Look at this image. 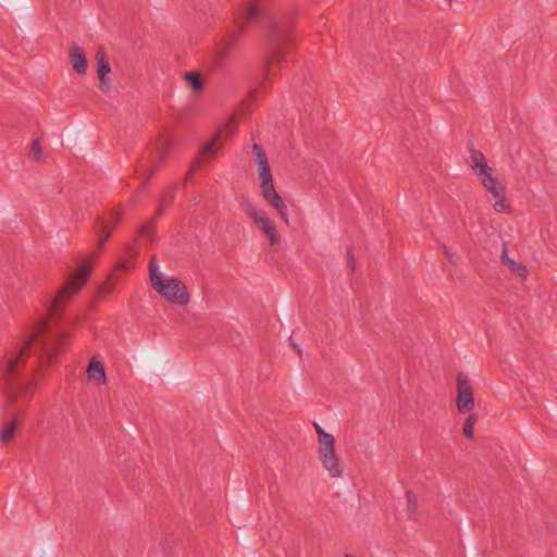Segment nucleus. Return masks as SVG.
Instances as JSON below:
<instances>
[{"instance_id":"b1692460","label":"nucleus","mask_w":557,"mask_h":557,"mask_svg":"<svg viewBox=\"0 0 557 557\" xmlns=\"http://www.w3.org/2000/svg\"><path fill=\"white\" fill-rule=\"evenodd\" d=\"M476 421H478L476 413H471L466 419V421L463 423L462 432L467 438H473V436H474L473 428H474V424L476 423Z\"/></svg>"},{"instance_id":"20e7f679","label":"nucleus","mask_w":557,"mask_h":557,"mask_svg":"<svg viewBox=\"0 0 557 557\" xmlns=\"http://www.w3.org/2000/svg\"><path fill=\"white\" fill-rule=\"evenodd\" d=\"M149 278L151 287L168 302L186 306L190 301L187 286L177 277L162 276L154 256L149 261Z\"/></svg>"},{"instance_id":"f03ea898","label":"nucleus","mask_w":557,"mask_h":557,"mask_svg":"<svg viewBox=\"0 0 557 557\" xmlns=\"http://www.w3.org/2000/svg\"><path fill=\"white\" fill-rule=\"evenodd\" d=\"M253 163L257 166L260 178V190L263 199L276 210L280 218L288 224V210L283 198L277 194L273 184V177L268 157L262 147L252 145Z\"/></svg>"},{"instance_id":"7c9ffc66","label":"nucleus","mask_w":557,"mask_h":557,"mask_svg":"<svg viewBox=\"0 0 557 557\" xmlns=\"http://www.w3.org/2000/svg\"><path fill=\"white\" fill-rule=\"evenodd\" d=\"M294 348L297 350L298 355H301V349L296 343H293Z\"/></svg>"},{"instance_id":"c85d7f7f","label":"nucleus","mask_w":557,"mask_h":557,"mask_svg":"<svg viewBox=\"0 0 557 557\" xmlns=\"http://www.w3.org/2000/svg\"><path fill=\"white\" fill-rule=\"evenodd\" d=\"M347 255H348V262H349V267H350V269L354 271V270H355L356 264H355V259H354V255H352L351 250H348V251H347Z\"/></svg>"},{"instance_id":"4be33fe9","label":"nucleus","mask_w":557,"mask_h":557,"mask_svg":"<svg viewBox=\"0 0 557 557\" xmlns=\"http://www.w3.org/2000/svg\"><path fill=\"white\" fill-rule=\"evenodd\" d=\"M407 497V515L410 520H417L418 515V496L411 492L408 491L406 493Z\"/></svg>"},{"instance_id":"473e14b6","label":"nucleus","mask_w":557,"mask_h":557,"mask_svg":"<svg viewBox=\"0 0 557 557\" xmlns=\"http://www.w3.org/2000/svg\"><path fill=\"white\" fill-rule=\"evenodd\" d=\"M345 557H356V556L346 554Z\"/></svg>"},{"instance_id":"2f4dec72","label":"nucleus","mask_w":557,"mask_h":557,"mask_svg":"<svg viewBox=\"0 0 557 557\" xmlns=\"http://www.w3.org/2000/svg\"><path fill=\"white\" fill-rule=\"evenodd\" d=\"M152 173H153V171H150V172L148 173V175H147V180H148L150 176H152Z\"/></svg>"},{"instance_id":"4468645a","label":"nucleus","mask_w":557,"mask_h":557,"mask_svg":"<svg viewBox=\"0 0 557 557\" xmlns=\"http://www.w3.org/2000/svg\"><path fill=\"white\" fill-rule=\"evenodd\" d=\"M70 62L73 70L83 75L87 71V59L83 49L78 46H73L70 49Z\"/></svg>"},{"instance_id":"aec40b11","label":"nucleus","mask_w":557,"mask_h":557,"mask_svg":"<svg viewBox=\"0 0 557 557\" xmlns=\"http://www.w3.org/2000/svg\"><path fill=\"white\" fill-rule=\"evenodd\" d=\"M172 150L171 141H153L150 153L156 161L163 160Z\"/></svg>"},{"instance_id":"6ab92c4d","label":"nucleus","mask_w":557,"mask_h":557,"mask_svg":"<svg viewBox=\"0 0 557 557\" xmlns=\"http://www.w3.org/2000/svg\"><path fill=\"white\" fill-rule=\"evenodd\" d=\"M301 110L304 111V114H306V115L319 116L320 114H322L321 100L318 97L310 95L308 97V100H305Z\"/></svg>"},{"instance_id":"1a4fd4ad","label":"nucleus","mask_w":557,"mask_h":557,"mask_svg":"<svg viewBox=\"0 0 557 557\" xmlns=\"http://www.w3.org/2000/svg\"><path fill=\"white\" fill-rule=\"evenodd\" d=\"M456 406L460 413L471 412L475 407L473 388L467 374L459 372L456 376Z\"/></svg>"},{"instance_id":"2eb2a0df","label":"nucleus","mask_w":557,"mask_h":557,"mask_svg":"<svg viewBox=\"0 0 557 557\" xmlns=\"http://www.w3.org/2000/svg\"><path fill=\"white\" fill-rule=\"evenodd\" d=\"M219 143L220 141H206L201 146L199 150V156L193 162V169L187 173V178H189L193 175V171L195 169L200 168L202 158L214 157L216 154L218 150L220 149Z\"/></svg>"},{"instance_id":"dca6fc26","label":"nucleus","mask_w":557,"mask_h":557,"mask_svg":"<svg viewBox=\"0 0 557 557\" xmlns=\"http://www.w3.org/2000/svg\"><path fill=\"white\" fill-rule=\"evenodd\" d=\"M27 150V157L33 162H44L49 156L48 146L45 145V141H32Z\"/></svg>"},{"instance_id":"39448f33","label":"nucleus","mask_w":557,"mask_h":557,"mask_svg":"<svg viewBox=\"0 0 557 557\" xmlns=\"http://www.w3.org/2000/svg\"><path fill=\"white\" fill-rule=\"evenodd\" d=\"M289 29L281 25L278 22L271 23L269 35V55L267 58V79L275 75L276 69L283 66L287 62V53L289 45L287 38Z\"/></svg>"},{"instance_id":"393cba45","label":"nucleus","mask_w":557,"mask_h":557,"mask_svg":"<svg viewBox=\"0 0 557 557\" xmlns=\"http://www.w3.org/2000/svg\"><path fill=\"white\" fill-rule=\"evenodd\" d=\"M119 281H120V277L115 276V274L111 273L109 275L108 280L101 284L100 292L110 294L114 289V287Z\"/></svg>"},{"instance_id":"423d86ee","label":"nucleus","mask_w":557,"mask_h":557,"mask_svg":"<svg viewBox=\"0 0 557 557\" xmlns=\"http://www.w3.org/2000/svg\"><path fill=\"white\" fill-rule=\"evenodd\" d=\"M313 428L319 442L318 457L323 469L327 471L331 478H341L344 473V463L335 453L334 436L325 432L317 422H313Z\"/></svg>"},{"instance_id":"5701e85b","label":"nucleus","mask_w":557,"mask_h":557,"mask_svg":"<svg viewBox=\"0 0 557 557\" xmlns=\"http://www.w3.org/2000/svg\"><path fill=\"white\" fill-rule=\"evenodd\" d=\"M16 426H17V418L14 417L10 423L3 425V428L0 432V440L3 443L10 442L15 435Z\"/></svg>"},{"instance_id":"9b49d317","label":"nucleus","mask_w":557,"mask_h":557,"mask_svg":"<svg viewBox=\"0 0 557 557\" xmlns=\"http://www.w3.org/2000/svg\"><path fill=\"white\" fill-rule=\"evenodd\" d=\"M239 126V112L222 117L215 124V134L210 139L233 137Z\"/></svg>"},{"instance_id":"bb28decb","label":"nucleus","mask_w":557,"mask_h":557,"mask_svg":"<svg viewBox=\"0 0 557 557\" xmlns=\"http://www.w3.org/2000/svg\"><path fill=\"white\" fill-rule=\"evenodd\" d=\"M171 197H172V189H170L166 194L163 195L162 199H161V202L159 205V208H158V214H160L164 207H165V202L171 200Z\"/></svg>"},{"instance_id":"c756f323","label":"nucleus","mask_w":557,"mask_h":557,"mask_svg":"<svg viewBox=\"0 0 557 557\" xmlns=\"http://www.w3.org/2000/svg\"><path fill=\"white\" fill-rule=\"evenodd\" d=\"M140 232L143 235H148L151 232V227L149 225H145L141 227Z\"/></svg>"},{"instance_id":"f8f14e48","label":"nucleus","mask_w":557,"mask_h":557,"mask_svg":"<svg viewBox=\"0 0 557 557\" xmlns=\"http://www.w3.org/2000/svg\"><path fill=\"white\" fill-rule=\"evenodd\" d=\"M121 218H122L121 212H114V213L111 214V220L110 221H107L104 219H99L98 220L97 227H98L99 235H100V237L98 239V243H97L98 249H101L103 247V245L106 244V242L110 237L113 228L121 221Z\"/></svg>"},{"instance_id":"f3484780","label":"nucleus","mask_w":557,"mask_h":557,"mask_svg":"<svg viewBox=\"0 0 557 557\" xmlns=\"http://www.w3.org/2000/svg\"><path fill=\"white\" fill-rule=\"evenodd\" d=\"M87 375L89 380L95 381L98 385H103L107 381L106 370L102 362L95 358L89 361Z\"/></svg>"},{"instance_id":"a878e982","label":"nucleus","mask_w":557,"mask_h":557,"mask_svg":"<svg viewBox=\"0 0 557 557\" xmlns=\"http://www.w3.org/2000/svg\"><path fill=\"white\" fill-rule=\"evenodd\" d=\"M127 270H128V263H127V261L123 260V261L117 262L112 274H115V276H117L119 272H126Z\"/></svg>"},{"instance_id":"a211bd4d","label":"nucleus","mask_w":557,"mask_h":557,"mask_svg":"<svg viewBox=\"0 0 557 557\" xmlns=\"http://www.w3.org/2000/svg\"><path fill=\"white\" fill-rule=\"evenodd\" d=\"M502 261L510 269V271L521 277L523 281L527 280L528 269L519 262L508 257L507 248L504 247L502 251Z\"/></svg>"},{"instance_id":"9d476101","label":"nucleus","mask_w":557,"mask_h":557,"mask_svg":"<svg viewBox=\"0 0 557 557\" xmlns=\"http://www.w3.org/2000/svg\"><path fill=\"white\" fill-rule=\"evenodd\" d=\"M259 16L260 9L257 3L253 1L245 3L235 15L234 23L237 29L227 34L230 40L233 41L237 33L243 32L249 23L256 21Z\"/></svg>"},{"instance_id":"cd10ccee","label":"nucleus","mask_w":557,"mask_h":557,"mask_svg":"<svg viewBox=\"0 0 557 557\" xmlns=\"http://www.w3.org/2000/svg\"><path fill=\"white\" fill-rule=\"evenodd\" d=\"M443 250H444V253H445V257L447 258V260L450 262V263H454V260H453V255L449 250V248L446 246V245H443Z\"/></svg>"},{"instance_id":"0eeeda50","label":"nucleus","mask_w":557,"mask_h":557,"mask_svg":"<svg viewBox=\"0 0 557 557\" xmlns=\"http://www.w3.org/2000/svg\"><path fill=\"white\" fill-rule=\"evenodd\" d=\"M91 262L83 263L79 269L74 272L67 280V282L62 286L60 292L53 299L52 302V314H55L61 305L70 299L73 295H75L83 285L87 282L88 276L91 271Z\"/></svg>"},{"instance_id":"7ed1b4c3","label":"nucleus","mask_w":557,"mask_h":557,"mask_svg":"<svg viewBox=\"0 0 557 557\" xmlns=\"http://www.w3.org/2000/svg\"><path fill=\"white\" fill-rule=\"evenodd\" d=\"M467 163L478 176L486 191L496 199L493 205L494 210L497 212L506 211L509 206L505 198V188L497 177L493 175V169L488 165L484 154L479 150L471 149Z\"/></svg>"},{"instance_id":"412c9836","label":"nucleus","mask_w":557,"mask_h":557,"mask_svg":"<svg viewBox=\"0 0 557 557\" xmlns=\"http://www.w3.org/2000/svg\"><path fill=\"white\" fill-rule=\"evenodd\" d=\"M184 79L187 85L196 92H200L203 88L201 75L197 71H188L184 73Z\"/></svg>"},{"instance_id":"ddd939ff","label":"nucleus","mask_w":557,"mask_h":557,"mask_svg":"<svg viewBox=\"0 0 557 557\" xmlns=\"http://www.w3.org/2000/svg\"><path fill=\"white\" fill-rule=\"evenodd\" d=\"M97 75L100 84V88L103 91L110 90V81L107 78L111 72V66L108 63L106 55L102 51L97 52Z\"/></svg>"},{"instance_id":"6e6552de","label":"nucleus","mask_w":557,"mask_h":557,"mask_svg":"<svg viewBox=\"0 0 557 557\" xmlns=\"http://www.w3.org/2000/svg\"><path fill=\"white\" fill-rule=\"evenodd\" d=\"M243 209L246 215L249 216L255 225L268 237L271 245H276L280 242L281 237L274 222L263 209L258 208L248 200L243 202Z\"/></svg>"},{"instance_id":"f257e3e1","label":"nucleus","mask_w":557,"mask_h":557,"mask_svg":"<svg viewBox=\"0 0 557 557\" xmlns=\"http://www.w3.org/2000/svg\"><path fill=\"white\" fill-rule=\"evenodd\" d=\"M69 335L61 333L57 335H34L25 344L15 345L7 349L0 359V374L3 380V391L8 409H24L32 399L29 392L30 382H21L17 376L24 367L25 358L30 349H34L37 362L44 360L51 363L66 341Z\"/></svg>"}]
</instances>
